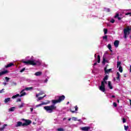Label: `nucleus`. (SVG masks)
Instances as JSON below:
<instances>
[{"label": "nucleus", "instance_id": "nucleus-1", "mask_svg": "<svg viewBox=\"0 0 131 131\" xmlns=\"http://www.w3.org/2000/svg\"><path fill=\"white\" fill-rule=\"evenodd\" d=\"M52 103L53 104H52L50 106H44V109L49 113H53L54 110H56L57 109V106H55L57 103H59V101L57 100H52Z\"/></svg>", "mask_w": 131, "mask_h": 131}, {"label": "nucleus", "instance_id": "nucleus-2", "mask_svg": "<svg viewBox=\"0 0 131 131\" xmlns=\"http://www.w3.org/2000/svg\"><path fill=\"white\" fill-rule=\"evenodd\" d=\"M21 120L24 121L25 123H23L22 122L18 121L15 125L16 127H19V126H28V125H30L32 123V121L30 120L21 119Z\"/></svg>", "mask_w": 131, "mask_h": 131}, {"label": "nucleus", "instance_id": "nucleus-3", "mask_svg": "<svg viewBox=\"0 0 131 131\" xmlns=\"http://www.w3.org/2000/svg\"><path fill=\"white\" fill-rule=\"evenodd\" d=\"M22 62L26 65H32V66H35L37 63L34 62V60H28L27 61L23 60Z\"/></svg>", "mask_w": 131, "mask_h": 131}, {"label": "nucleus", "instance_id": "nucleus-4", "mask_svg": "<svg viewBox=\"0 0 131 131\" xmlns=\"http://www.w3.org/2000/svg\"><path fill=\"white\" fill-rule=\"evenodd\" d=\"M129 28V26H127L126 27V28L124 29V38H126L127 34H129L130 33V29Z\"/></svg>", "mask_w": 131, "mask_h": 131}, {"label": "nucleus", "instance_id": "nucleus-5", "mask_svg": "<svg viewBox=\"0 0 131 131\" xmlns=\"http://www.w3.org/2000/svg\"><path fill=\"white\" fill-rule=\"evenodd\" d=\"M106 86H105V83L103 82V81H101V85L100 86H99V90L101 92H103V93H105V91H106Z\"/></svg>", "mask_w": 131, "mask_h": 131}, {"label": "nucleus", "instance_id": "nucleus-6", "mask_svg": "<svg viewBox=\"0 0 131 131\" xmlns=\"http://www.w3.org/2000/svg\"><path fill=\"white\" fill-rule=\"evenodd\" d=\"M109 66V64H106L105 67L104 68V73L105 74H108L110 72H112V69H110L107 70V67Z\"/></svg>", "mask_w": 131, "mask_h": 131}, {"label": "nucleus", "instance_id": "nucleus-7", "mask_svg": "<svg viewBox=\"0 0 131 131\" xmlns=\"http://www.w3.org/2000/svg\"><path fill=\"white\" fill-rule=\"evenodd\" d=\"M57 98H58L57 100L58 101L59 103H61V102L64 101L65 100V96H58Z\"/></svg>", "mask_w": 131, "mask_h": 131}, {"label": "nucleus", "instance_id": "nucleus-8", "mask_svg": "<svg viewBox=\"0 0 131 131\" xmlns=\"http://www.w3.org/2000/svg\"><path fill=\"white\" fill-rule=\"evenodd\" d=\"M80 129H81V130H83V131H88L91 129V127L90 126L82 127L80 128Z\"/></svg>", "mask_w": 131, "mask_h": 131}, {"label": "nucleus", "instance_id": "nucleus-9", "mask_svg": "<svg viewBox=\"0 0 131 131\" xmlns=\"http://www.w3.org/2000/svg\"><path fill=\"white\" fill-rule=\"evenodd\" d=\"M7 73H9V71L5 70L4 71H2L0 72V76H2V75H5V74H7Z\"/></svg>", "mask_w": 131, "mask_h": 131}, {"label": "nucleus", "instance_id": "nucleus-10", "mask_svg": "<svg viewBox=\"0 0 131 131\" xmlns=\"http://www.w3.org/2000/svg\"><path fill=\"white\" fill-rule=\"evenodd\" d=\"M114 46L115 48H118V46H119V41L118 40H115L114 42Z\"/></svg>", "mask_w": 131, "mask_h": 131}, {"label": "nucleus", "instance_id": "nucleus-11", "mask_svg": "<svg viewBox=\"0 0 131 131\" xmlns=\"http://www.w3.org/2000/svg\"><path fill=\"white\" fill-rule=\"evenodd\" d=\"M74 108H75V111H72V109L70 110L71 112H72V113H75V111H78V107H77V105H76L74 107Z\"/></svg>", "mask_w": 131, "mask_h": 131}, {"label": "nucleus", "instance_id": "nucleus-12", "mask_svg": "<svg viewBox=\"0 0 131 131\" xmlns=\"http://www.w3.org/2000/svg\"><path fill=\"white\" fill-rule=\"evenodd\" d=\"M24 91H25V89L23 90L20 92V95H19V97H23V96H25V95H26V92H24Z\"/></svg>", "mask_w": 131, "mask_h": 131}, {"label": "nucleus", "instance_id": "nucleus-13", "mask_svg": "<svg viewBox=\"0 0 131 131\" xmlns=\"http://www.w3.org/2000/svg\"><path fill=\"white\" fill-rule=\"evenodd\" d=\"M12 66H14V63H10L9 64L5 66V68H9V67H12Z\"/></svg>", "mask_w": 131, "mask_h": 131}, {"label": "nucleus", "instance_id": "nucleus-14", "mask_svg": "<svg viewBox=\"0 0 131 131\" xmlns=\"http://www.w3.org/2000/svg\"><path fill=\"white\" fill-rule=\"evenodd\" d=\"M42 75V72H37L35 73V75L36 76H40V75Z\"/></svg>", "mask_w": 131, "mask_h": 131}, {"label": "nucleus", "instance_id": "nucleus-15", "mask_svg": "<svg viewBox=\"0 0 131 131\" xmlns=\"http://www.w3.org/2000/svg\"><path fill=\"white\" fill-rule=\"evenodd\" d=\"M108 86L110 89V90L113 89V86H112V85L111 84V81H108Z\"/></svg>", "mask_w": 131, "mask_h": 131}, {"label": "nucleus", "instance_id": "nucleus-16", "mask_svg": "<svg viewBox=\"0 0 131 131\" xmlns=\"http://www.w3.org/2000/svg\"><path fill=\"white\" fill-rule=\"evenodd\" d=\"M117 77L116 78V79H117V80H118V81H120V74L119 73V72L117 73Z\"/></svg>", "mask_w": 131, "mask_h": 131}, {"label": "nucleus", "instance_id": "nucleus-17", "mask_svg": "<svg viewBox=\"0 0 131 131\" xmlns=\"http://www.w3.org/2000/svg\"><path fill=\"white\" fill-rule=\"evenodd\" d=\"M107 48L111 52H113V51H112V47L111 46V44H108L107 45Z\"/></svg>", "mask_w": 131, "mask_h": 131}, {"label": "nucleus", "instance_id": "nucleus-18", "mask_svg": "<svg viewBox=\"0 0 131 131\" xmlns=\"http://www.w3.org/2000/svg\"><path fill=\"white\" fill-rule=\"evenodd\" d=\"M101 62V56H100V55H98L97 56V62L100 63Z\"/></svg>", "mask_w": 131, "mask_h": 131}, {"label": "nucleus", "instance_id": "nucleus-19", "mask_svg": "<svg viewBox=\"0 0 131 131\" xmlns=\"http://www.w3.org/2000/svg\"><path fill=\"white\" fill-rule=\"evenodd\" d=\"M11 101V98H7L5 99L4 102L5 103H7L8 102H10Z\"/></svg>", "mask_w": 131, "mask_h": 131}, {"label": "nucleus", "instance_id": "nucleus-20", "mask_svg": "<svg viewBox=\"0 0 131 131\" xmlns=\"http://www.w3.org/2000/svg\"><path fill=\"white\" fill-rule=\"evenodd\" d=\"M26 91H31V90H33V87H28L25 89Z\"/></svg>", "mask_w": 131, "mask_h": 131}, {"label": "nucleus", "instance_id": "nucleus-21", "mask_svg": "<svg viewBox=\"0 0 131 131\" xmlns=\"http://www.w3.org/2000/svg\"><path fill=\"white\" fill-rule=\"evenodd\" d=\"M17 97H20V95L19 94H17L14 96H13L12 97V99H15V98H17Z\"/></svg>", "mask_w": 131, "mask_h": 131}, {"label": "nucleus", "instance_id": "nucleus-22", "mask_svg": "<svg viewBox=\"0 0 131 131\" xmlns=\"http://www.w3.org/2000/svg\"><path fill=\"white\" fill-rule=\"evenodd\" d=\"M17 97H20V95L19 94H17L14 96H13L12 97V99H15V98H17Z\"/></svg>", "mask_w": 131, "mask_h": 131}, {"label": "nucleus", "instance_id": "nucleus-23", "mask_svg": "<svg viewBox=\"0 0 131 131\" xmlns=\"http://www.w3.org/2000/svg\"><path fill=\"white\" fill-rule=\"evenodd\" d=\"M102 38H103V39H105V40H106V41H107V40H108V36H107V35L103 36L102 37Z\"/></svg>", "mask_w": 131, "mask_h": 131}, {"label": "nucleus", "instance_id": "nucleus-24", "mask_svg": "<svg viewBox=\"0 0 131 131\" xmlns=\"http://www.w3.org/2000/svg\"><path fill=\"white\" fill-rule=\"evenodd\" d=\"M45 97H46V95H44L43 97H38V98L37 100V102H38L39 101H40V100H42V99H43V98H45Z\"/></svg>", "mask_w": 131, "mask_h": 131}, {"label": "nucleus", "instance_id": "nucleus-25", "mask_svg": "<svg viewBox=\"0 0 131 131\" xmlns=\"http://www.w3.org/2000/svg\"><path fill=\"white\" fill-rule=\"evenodd\" d=\"M106 62H108V61L107 60H106V59H105V58H103V60L102 61V64L103 65H105V64H106Z\"/></svg>", "mask_w": 131, "mask_h": 131}, {"label": "nucleus", "instance_id": "nucleus-26", "mask_svg": "<svg viewBox=\"0 0 131 131\" xmlns=\"http://www.w3.org/2000/svg\"><path fill=\"white\" fill-rule=\"evenodd\" d=\"M119 71L122 73L123 70H122V67H121V66H120V67H119Z\"/></svg>", "mask_w": 131, "mask_h": 131}, {"label": "nucleus", "instance_id": "nucleus-27", "mask_svg": "<svg viewBox=\"0 0 131 131\" xmlns=\"http://www.w3.org/2000/svg\"><path fill=\"white\" fill-rule=\"evenodd\" d=\"M121 64V62H120V61L117 62V68H118V67H120Z\"/></svg>", "mask_w": 131, "mask_h": 131}, {"label": "nucleus", "instance_id": "nucleus-28", "mask_svg": "<svg viewBox=\"0 0 131 131\" xmlns=\"http://www.w3.org/2000/svg\"><path fill=\"white\" fill-rule=\"evenodd\" d=\"M109 78V76H108V75H106L103 78V80H108V78Z\"/></svg>", "mask_w": 131, "mask_h": 131}, {"label": "nucleus", "instance_id": "nucleus-29", "mask_svg": "<svg viewBox=\"0 0 131 131\" xmlns=\"http://www.w3.org/2000/svg\"><path fill=\"white\" fill-rule=\"evenodd\" d=\"M103 31H104V34H107V33H108V29H104Z\"/></svg>", "mask_w": 131, "mask_h": 131}, {"label": "nucleus", "instance_id": "nucleus-30", "mask_svg": "<svg viewBox=\"0 0 131 131\" xmlns=\"http://www.w3.org/2000/svg\"><path fill=\"white\" fill-rule=\"evenodd\" d=\"M15 107H12L9 108V111L13 112L15 111Z\"/></svg>", "mask_w": 131, "mask_h": 131}, {"label": "nucleus", "instance_id": "nucleus-31", "mask_svg": "<svg viewBox=\"0 0 131 131\" xmlns=\"http://www.w3.org/2000/svg\"><path fill=\"white\" fill-rule=\"evenodd\" d=\"M41 105H46V103L45 102L41 103L37 105L36 107H39V106H41Z\"/></svg>", "mask_w": 131, "mask_h": 131}, {"label": "nucleus", "instance_id": "nucleus-32", "mask_svg": "<svg viewBox=\"0 0 131 131\" xmlns=\"http://www.w3.org/2000/svg\"><path fill=\"white\" fill-rule=\"evenodd\" d=\"M41 95H42V94H41V93H39L36 95V98H38L39 96H41Z\"/></svg>", "mask_w": 131, "mask_h": 131}, {"label": "nucleus", "instance_id": "nucleus-33", "mask_svg": "<svg viewBox=\"0 0 131 131\" xmlns=\"http://www.w3.org/2000/svg\"><path fill=\"white\" fill-rule=\"evenodd\" d=\"M57 131H64V129L63 128H58L57 129Z\"/></svg>", "mask_w": 131, "mask_h": 131}, {"label": "nucleus", "instance_id": "nucleus-34", "mask_svg": "<svg viewBox=\"0 0 131 131\" xmlns=\"http://www.w3.org/2000/svg\"><path fill=\"white\" fill-rule=\"evenodd\" d=\"M105 11L109 13L110 12V8H104Z\"/></svg>", "mask_w": 131, "mask_h": 131}, {"label": "nucleus", "instance_id": "nucleus-35", "mask_svg": "<svg viewBox=\"0 0 131 131\" xmlns=\"http://www.w3.org/2000/svg\"><path fill=\"white\" fill-rule=\"evenodd\" d=\"M5 79H6V82H8L9 80H10V78L8 77H6Z\"/></svg>", "mask_w": 131, "mask_h": 131}, {"label": "nucleus", "instance_id": "nucleus-36", "mask_svg": "<svg viewBox=\"0 0 131 131\" xmlns=\"http://www.w3.org/2000/svg\"><path fill=\"white\" fill-rule=\"evenodd\" d=\"M24 106V103H21L20 105H19V108H21Z\"/></svg>", "mask_w": 131, "mask_h": 131}, {"label": "nucleus", "instance_id": "nucleus-37", "mask_svg": "<svg viewBox=\"0 0 131 131\" xmlns=\"http://www.w3.org/2000/svg\"><path fill=\"white\" fill-rule=\"evenodd\" d=\"M122 120H123V123H125V122H126V119H125V118H123Z\"/></svg>", "mask_w": 131, "mask_h": 131}, {"label": "nucleus", "instance_id": "nucleus-38", "mask_svg": "<svg viewBox=\"0 0 131 131\" xmlns=\"http://www.w3.org/2000/svg\"><path fill=\"white\" fill-rule=\"evenodd\" d=\"M125 15L126 16H127V15H129V16H131V12H127V13H126L125 14Z\"/></svg>", "mask_w": 131, "mask_h": 131}, {"label": "nucleus", "instance_id": "nucleus-39", "mask_svg": "<svg viewBox=\"0 0 131 131\" xmlns=\"http://www.w3.org/2000/svg\"><path fill=\"white\" fill-rule=\"evenodd\" d=\"M35 63H37L36 65L39 66V65L41 64V63H40V62H39V61H36Z\"/></svg>", "mask_w": 131, "mask_h": 131}, {"label": "nucleus", "instance_id": "nucleus-40", "mask_svg": "<svg viewBox=\"0 0 131 131\" xmlns=\"http://www.w3.org/2000/svg\"><path fill=\"white\" fill-rule=\"evenodd\" d=\"M111 23H114V22H115V20H114V19H112L110 20Z\"/></svg>", "mask_w": 131, "mask_h": 131}, {"label": "nucleus", "instance_id": "nucleus-41", "mask_svg": "<svg viewBox=\"0 0 131 131\" xmlns=\"http://www.w3.org/2000/svg\"><path fill=\"white\" fill-rule=\"evenodd\" d=\"M5 89H2V90L0 91V94H3V93H5Z\"/></svg>", "mask_w": 131, "mask_h": 131}, {"label": "nucleus", "instance_id": "nucleus-42", "mask_svg": "<svg viewBox=\"0 0 131 131\" xmlns=\"http://www.w3.org/2000/svg\"><path fill=\"white\" fill-rule=\"evenodd\" d=\"M128 128V126H124L125 130H127Z\"/></svg>", "mask_w": 131, "mask_h": 131}, {"label": "nucleus", "instance_id": "nucleus-43", "mask_svg": "<svg viewBox=\"0 0 131 131\" xmlns=\"http://www.w3.org/2000/svg\"><path fill=\"white\" fill-rule=\"evenodd\" d=\"M25 71V68H24L23 69H22L20 71V72L22 73L24 72V71Z\"/></svg>", "mask_w": 131, "mask_h": 131}, {"label": "nucleus", "instance_id": "nucleus-44", "mask_svg": "<svg viewBox=\"0 0 131 131\" xmlns=\"http://www.w3.org/2000/svg\"><path fill=\"white\" fill-rule=\"evenodd\" d=\"M113 105H114L115 107H117V103H116V102H114V103H113Z\"/></svg>", "mask_w": 131, "mask_h": 131}, {"label": "nucleus", "instance_id": "nucleus-45", "mask_svg": "<svg viewBox=\"0 0 131 131\" xmlns=\"http://www.w3.org/2000/svg\"><path fill=\"white\" fill-rule=\"evenodd\" d=\"M118 17H119V14L118 13H117L115 16V18H118Z\"/></svg>", "mask_w": 131, "mask_h": 131}, {"label": "nucleus", "instance_id": "nucleus-46", "mask_svg": "<svg viewBox=\"0 0 131 131\" xmlns=\"http://www.w3.org/2000/svg\"><path fill=\"white\" fill-rule=\"evenodd\" d=\"M98 63H97V62H95L93 64V68L95 69V66H96V65H97Z\"/></svg>", "mask_w": 131, "mask_h": 131}, {"label": "nucleus", "instance_id": "nucleus-47", "mask_svg": "<svg viewBox=\"0 0 131 131\" xmlns=\"http://www.w3.org/2000/svg\"><path fill=\"white\" fill-rule=\"evenodd\" d=\"M16 102H21V98H18L16 100Z\"/></svg>", "mask_w": 131, "mask_h": 131}, {"label": "nucleus", "instance_id": "nucleus-48", "mask_svg": "<svg viewBox=\"0 0 131 131\" xmlns=\"http://www.w3.org/2000/svg\"><path fill=\"white\" fill-rule=\"evenodd\" d=\"M5 129V127H2L0 128V130H4Z\"/></svg>", "mask_w": 131, "mask_h": 131}, {"label": "nucleus", "instance_id": "nucleus-49", "mask_svg": "<svg viewBox=\"0 0 131 131\" xmlns=\"http://www.w3.org/2000/svg\"><path fill=\"white\" fill-rule=\"evenodd\" d=\"M8 126L7 124H5L3 125V127H4V128H5V127H6V126Z\"/></svg>", "mask_w": 131, "mask_h": 131}, {"label": "nucleus", "instance_id": "nucleus-50", "mask_svg": "<svg viewBox=\"0 0 131 131\" xmlns=\"http://www.w3.org/2000/svg\"><path fill=\"white\" fill-rule=\"evenodd\" d=\"M102 81L104 82V84L105 83V84H107V81H106V80H103V81Z\"/></svg>", "mask_w": 131, "mask_h": 131}, {"label": "nucleus", "instance_id": "nucleus-51", "mask_svg": "<svg viewBox=\"0 0 131 131\" xmlns=\"http://www.w3.org/2000/svg\"><path fill=\"white\" fill-rule=\"evenodd\" d=\"M118 19L119 20H121V17H118Z\"/></svg>", "mask_w": 131, "mask_h": 131}, {"label": "nucleus", "instance_id": "nucleus-52", "mask_svg": "<svg viewBox=\"0 0 131 131\" xmlns=\"http://www.w3.org/2000/svg\"><path fill=\"white\" fill-rule=\"evenodd\" d=\"M31 112H32L33 111V108L31 107L30 108Z\"/></svg>", "mask_w": 131, "mask_h": 131}, {"label": "nucleus", "instance_id": "nucleus-53", "mask_svg": "<svg viewBox=\"0 0 131 131\" xmlns=\"http://www.w3.org/2000/svg\"><path fill=\"white\" fill-rule=\"evenodd\" d=\"M72 119H73L75 121V120H76V118L74 117L72 118Z\"/></svg>", "mask_w": 131, "mask_h": 131}, {"label": "nucleus", "instance_id": "nucleus-54", "mask_svg": "<svg viewBox=\"0 0 131 131\" xmlns=\"http://www.w3.org/2000/svg\"><path fill=\"white\" fill-rule=\"evenodd\" d=\"M3 84H4V85H7V83L4 82V83H3Z\"/></svg>", "mask_w": 131, "mask_h": 131}, {"label": "nucleus", "instance_id": "nucleus-55", "mask_svg": "<svg viewBox=\"0 0 131 131\" xmlns=\"http://www.w3.org/2000/svg\"><path fill=\"white\" fill-rule=\"evenodd\" d=\"M112 98H115V96L114 95L112 96Z\"/></svg>", "mask_w": 131, "mask_h": 131}, {"label": "nucleus", "instance_id": "nucleus-56", "mask_svg": "<svg viewBox=\"0 0 131 131\" xmlns=\"http://www.w3.org/2000/svg\"><path fill=\"white\" fill-rule=\"evenodd\" d=\"M68 120H69V121H70V120H71V118H69V119H68Z\"/></svg>", "mask_w": 131, "mask_h": 131}, {"label": "nucleus", "instance_id": "nucleus-57", "mask_svg": "<svg viewBox=\"0 0 131 131\" xmlns=\"http://www.w3.org/2000/svg\"><path fill=\"white\" fill-rule=\"evenodd\" d=\"M40 93H41V94H42V95L43 94V92H40Z\"/></svg>", "mask_w": 131, "mask_h": 131}, {"label": "nucleus", "instance_id": "nucleus-58", "mask_svg": "<svg viewBox=\"0 0 131 131\" xmlns=\"http://www.w3.org/2000/svg\"><path fill=\"white\" fill-rule=\"evenodd\" d=\"M96 56H97V54H95L94 55L95 58H96Z\"/></svg>", "mask_w": 131, "mask_h": 131}, {"label": "nucleus", "instance_id": "nucleus-59", "mask_svg": "<svg viewBox=\"0 0 131 131\" xmlns=\"http://www.w3.org/2000/svg\"><path fill=\"white\" fill-rule=\"evenodd\" d=\"M129 102H130V105L131 106V100H129Z\"/></svg>", "mask_w": 131, "mask_h": 131}, {"label": "nucleus", "instance_id": "nucleus-60", "mask_svg": "<svg viewBox=\"0 0 131 131\" xmlns=\"http://www.w3.org/2000/svg\"><path fill=\"white\" fill-rule=\"evenodd\" d=\"M78 121H81V119H79V120H78Z\"/></svg>", "mask_w": 131, "mask_h": 131}, {"label": "nucleus", "instance_id": "nucleus-61", "mask_svg": "<svg viewBox=\"0 0 131 131\" xmlns=\"http://www.w3.org/2000/svg\"><path fill=\"white\" fill-rule=\"evenodd\" d=\"M117 102H118V103H119V100H117Z\"/></svg>", "mask_w": 131, "mask_h": 131}, {"label": "nucleus", "instance_id": "nucleus-62", "mask_svg": "<svg viewBox=\"0 0 131 131\" xmlns=\"http://www.w3.org/2000/svg\"><path fill=\"white\" fill-rule=\"evenodd\" d=\"M69 102H68V103H67V105H68V104H69Z\"/></svg>", "mask_w": 131, "mask_h": 131}, {"label": "nucleus", "instance_id": "nucleus-63", "mask_svg": "<svg viewBox=\"0 0 131 131\" xmlns=\"http://www.w3.org/2000/svg\"><path fill=\"white\" fill-rule=\"evenodd\" d=\"M45 80H46V81H48V79H46Z\"/></svg>", "mask_w": 131, "mask_h": 131}, {"label": "nucleus", "instance_id": "nucleus-64", "mask_svg": "<svg viewBox=\"0 0 131 131\" xmlns=\"http://www.w3.org/2000/svg\"><path fill=\"white\" fill-rule=\"evenodd\" d=\"M129 29H130V30H131V26H130V27L129 28Z\"/></svg>", "mask_w": 131, "mask_h": 131}]
</instances>
